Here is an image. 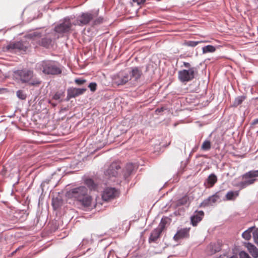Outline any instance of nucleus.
<instances>
[{
  "mask_svg": "<svg viewBox=\"0 0 258 258\" xmlns=\"http://www.w3.org/2000/svg\"><path fill=\"white\" fill-rule=\"evenodd\" d=\"M87 90L86 88H76L70 87L67 89V96L66 101L70 100L71 98H75L79 95L83 94Z\"/></svg>",
  "mask_w": 258,
  "mask_h": 258,
  "instance_id": "obj_14",
  "label": "nucleus"
},
{
  "mask_svg": "<svg viewBox=\"0 0 258 258\" xmlns=\"http://www.w3.org/2000/svg\"><path fill=\"white\" fill-rule=\"evenodd\" d=\"M217 181V177L214 174H210L207 179V187H210L212 186Z\"/></svg>",
  "mask_w": 258,
  "mask_h": 258,
  "instance_id": "obj_22",
  "label": "nucleus"
},
{
  "mask_svg": "<svg viewBox=\"0 0 258 258\" xmlns=\"http://www.w3.org/2000/svg\"><path fill=\"white\" fill-rule=\"evenodd\" d=\"M146 0H133L134 3H136L138 5L144 4Z\"/></svg>",
  "mask_w": 258,
  "mask_h": 258,
  "instance_id": "obj_40",
  "label": "nucleus"
},
{
  "mask_svg": "<svg viewBox=\"0 0 258 258\" xmlns=\"http://www.w3.org/2000/svg\"><path fill=\"white\" fill-rule=\"evenodd\" d=\"M219 258H223V257H220Z\"/></svg>",
  "mask_w": 258,
  "mask_h": 258,
  "instance_id": "obj_48",
  "label": "nucleus"
},
{
  "mask_svg": "<svg viewBox=\"0 0 258 258\" xmlns=\"http://www.w3.org/2000/svg\"><path fill=\"white\" fill-rule=\"evenodd\" d=\"M183 66L185 68H190V64L189 62H183Z\"/></svg>",
  "mask_w": 258,
  "mask_h": 258,
  "instance_id": "obj_41",
  "label": "nucleus"
},
{
  "mask_svg": "<svg viewBox=\"0 0 258 258\" xmlns=\"http://www.w3.org/2000/svg\"><path fill=\"white\" fill-rule=\"evenodd\" d=\"M85 240L84 239L82 241V245L84 244V243H85Z\"/></svg>",
  "mask_w": 258,
  "mask_h": 258,
  "instance_id": "obj_47",
  "label": "nucleus"
},
{
  "mask_svg": "<svg viewBox=\"0 0 258 258\" xmlns=\"http://www.w3.org/2000/svg\"><path fill=\"white\" fill-rule=\"evenodd\" d=\"M28 46L26 42L23 41H17L13 43H11L8 44L6 48L8 50L10 51H26Z\"/></svg>",
  "mask_w": 258,
  "mask_h": 258,
  "instance_id": "obj_13",
  "label": "nucleus"
},
{
  "mask_svg": "<svg viewBox=\"0 0 258 258\" xmlns=\"http://www.w3.org/2000/svg\"><path fill=\"white\" fill-rule=\"evenodd\" d=\"M162 231L157 228L154 229L150 234L149 238V242H156L158 239L159 238Z\"/></svg>",
  "mask_w": 258,
  "mask_h": 258,
  "instance_id": "obj_19",
  "label": "nucleus"
},
{
  "mask_svg": "<svg viewBox=\"0 0 258 258\" xmlns=\"http://www.w3.org/2000/svg\"><path fill=\"white\" fill-rule=\"evenodd\" d=\"M121 171V169L120 163L118 162H113L105 171L104 174L108 177H117Z\"/></svg>",
  "mask_w": 258,
  "mask_h": 258,
  "instance_id": "obj_9",
  "label": "nucleus"
},
{
  "mask_svg": "<svg viewBox=\"0 0 258 258\" xmlns=\"http://www.w3.org/2000/svg\"><path fill=\"white\" fill-rule=\"evenodd\" d=\"M64 96V91L59 90L56 92L52 96V99L58 101L59 102H61L62 100L61 99L62 97Z\"/></svg>",
  "mask_w": 258,
  "mask_h": 258,
  "instance_id": "obj_23",
  "label": "nucleus"
},
{
  "mask_svg": "<svg viewBox=\"0 0 258 258\" xmlns=\"http://www.w3.org/2000/svg\"><path fill=\"white\" fill-rule=\"evenodd\" d=\"M258 123V118H256L253 120L252 124H256Z\"/></svg>",
  "mask_w": 258,
  "mask_h": 258,
  "instance_id": "obj_43",
  "label": "nucleus"
},
{
  "mask_svg": "<svg viewBox=\"0 0 258 258\" xmlns=\"http://www.w3.org/2000/svg\"><path fill=\"white\" fill-rule=\"evenodd\" d=\"M167 222V218H162L160 221V222L158 225V226L156 228L159 230H161V231L162 232L163 229L165 228Z\"/></svg>",
  "mask_w": 258,
  "mask_h": 258,
  "instance_id": "obj_26",
  "label": "nucleus"
},
{
  "mask_svg": "<svg viewBox=\"0 0 258 258\" xmlns=\"http://www.w3.org/2000/svg\"><path fill=\"white\" fill-rule=\"evenodd\" d=\"M128 73L130 77V82L133 84L138 82L143 75L142 69L138 67L131 68Z\"/></svg>",
  "mask_w": 258,
  "mask_h": 258,
  "instance_id": "obj_12",
  "label": "nucleus"
},
{
  "mask_svg": "<svg viewBox=\"0 0 258 258\" xmlns=\"http://www.w3.org/2000/svg\"><path fill=\"white\" fill-rule=\"evenodd\" d=\"M99 10H91L89 12L82 13L76 17L74 16L73 21L75 26H83L88 25L94 18L98 16Z\"/></svg>",
  "mask_w": 258,
  "mask_h": 258,
  "instance_id": "obj_6",
  "label": "nucleus"
},
{
  "mask_svg": "<svg viewBox=\"0 0 258 258\" xmlns=\"http://www.w3.org/2000/svg\"><path fill=\"white\" fill-rule=\"evenodd\" d=\"M19 249V248H18L17 249H16V250L13 252V253H14L16 252V251H17Z\"/></svg>",
  "mask_w": 258,
  "mask_h": 258,
  "instance_id": "obj_45",
  "label": "nucleus"
},
{
  "mask_svg": "<svg viewBox=\"0 0 258 258\" xmlns=\"http://www.w3.org/2000/svg\"><path fill=\"white\" fill-rule=\"evenodd\" d=\"M35 69L47 75H58L61 73L62 70L59 64L54 61L45 60L40 61L36 64Z\"/></svg>",
  "mask_w": 258,
  "mask_h": 258,
  "instance_id": "obj_3",
  "label": "nucleus"
},
{
  "mask_svg": "<svg viewBox=\"0 0 258 258\" xmlns=\"http://www.w3.org/2000/svg\"><path fill=\"white\" fill-rule=\"evenodd\" d=\"M103 19L101 17H96L92 21H93V24L94 25H99L103 22Z\"/></svg>",
  "mask_w": 258,
  "mask_h": 258,
  "instance_id": "obj_33",
  "label": "nucleus"
},
{
  "mask_svg": "<svg viewBox=\"0 0 258 258\" xmlns=\"http://www.w3.org/2000/svg\"><path fill=\"white\" fill-rule=\"evenodd\" d=\"M221 192H217L215 195L209 197L205 200L202 203L201 205L203 207H209L213 206L220 198Z\"/></svg>",
  "mask_w": 258,
  "mask_h": 258,
  "instance_id": "obj_15",
  "label": "nucleus"
},
{
  "mask_svg": "<svg viewBox=\"0 0 258 258\" xmlns=\"http://www.w3.org/2000/svg\"><path fill=\"white\" fill-rule=\"evenodd\" d=\"M246 247L248 249L250 253L256 248L255 246H254L253 244H252L250 243H247Z\"/></svg>",
  "mask_w": 258,
  "mask_h": 258,
  "instance_id": "obj_35",
  "label": "nucleus"
},
{
  "mask_svg": "<svg viewBox=\"0 0 258 258\" xmlns=\"http://www.w3.org/2000/svg\"><path fill=\"white\" fill-rule=\"evenodd\" d=\"M69 198L77 201L85 210L92 208V198L88 194V189L85 186H80L70 189L67 194Z\"/></svg>",
  "mask_w": 258,
  "mask_h": 258,
  "instance_id": "obj_1",
  "label": "nucleus"
},
{
  "mask_svg": "<svg viewBox=\"0 0 258 258\" xmlns=\"http://www.w3.org/2000/svg\"><path fill=\"white\" fill-rule=\"evenodd\" d=\"M202 42L200 41H187L184 42V45L190 47H195L198 44Z\"/></svg>",
  "mask_w": 258,
  "mask_h": 258,
  "instance_id": "obj_31",
  "label": "nucleus"
},
{
  "mask_svg": "<svg viewBox=\"0 0 258 258\" xmlns=\"http://www.w3.org/2000/svg\"><path fill=\"white\" fill-rule=\"evenodd\" d=\"M16 79L22 83H27L32 86H37L41 84V81L36 78H34V73L29 70H20L14 72Z\"/></svg>",
  "mask_w": 258,
  "mask_h": 258,
  "instance_id": "obj_4",
  "label": "nucleus"
},
{
  "mask_svg": "<svg viewBox=\"0 0 258 258\" xmlns=\"http://www.w3.org/2000/svg\"><path fill=\"white\" fill-rule=\"evenodd\" d=\"M164 107H161V108H157L156 110V112H162L164 110Z\"/></svg>",
  "mask_w": 258,
  "mask_h": 258,
  "instance_id": "obj_42",
  "label": "nucleus"
},
{
  "mask_svg": "<svg viewBox=\"0 0 258 258\" xmlns=\"http://www.w3.org/2000/svg\"><path fill=\"white\" fill-rule=\"evenodd\" d=\"M48 103L49 104H50L51 105H52V106H55L56 105V104H54V103H52L51 101H49Z\"/></svg>",
  "mask_w": 258,
  "mask_h": 258,
  "instance_id": "obj_44",
  "label": "nucleus"
},
{
  "mask_svg": "<svg viewBox=\"0 0 258 258\" xmlns=\"http://www.w3.org/2000/svg\"><path fill=\"white\" fill-rule=\"evenodd\" d=\"M230 258H237L236 256H232L230 257Z\"/></svg>",
  "mask_w": 258,
  "mask_h": 258,
  "instance_id": "obj_46",
  "label": "nucleus"
},
{
  "mask_svg": "<svg viewBox=\"0 0 258 258\" xmlns=\"http://www.w3.org/2000/svg\"><path fill=\"white\" fill-rule=\"evenodd\" d=\"M216 48L214 46L210 45H207L202 48L203 53H206L208 52H213L215 51Z\"/></svg>",
  "mask_w": 258,
  "mask_h": 258,
  "instance_id": "obj_28",
  "label": "nucleus"
},
{
  "mask_svg": "<svg viewBox=\"0 0 258 258\" xmlns=\"http://www.w3.org/2000/svg\"><path fill=\"white\" fill-rule=\"evenodd\" d=\"M240 258H251L249 255L244 251H241L239 253Z\"/></svg>",
  "mask_w": 258,
  "mask_h": 258,
  "instance_id": "obj_37",
  "label": "nucleus"
},
{
  "mask_svg": "<svg viewBox=\"0 0 258 258\" xmlns=\"http://www.w3.org/2000/svg\"><path fill=\"white\" fill-rule=\"evenodd\" d=\"M119 195V191L115 188L107 187L102 194V198L103 201H108L118 197Z\"/></svg>",
  "mask_w": 258,
  "mask_h": 258,
  "instance_id": "obj_11",
  "label": "nucleus"
},
{
  "mask_svg": "<svg viewBox=\"0 0 258 258\" xmlns=\"http://www.w3.org/2000/svg\"><path fill=\"white\" fill-rule=\"evenodd\" d=\"M17 96L21 100H25L26 98V94L23 91L19 90L16 92Z\"/></svg>",
  "mask_w": 258,
  "mask_h": 258,
  "instance_id": "obj_32",
  "label": "nucleus"
},
{
  "mask_svg": "<svg viewBox=\"0 0 258 258\" xmlns=\"http://www.w3.org/2000/svg\"><path fill=\"white\" fill-rule=\"evenodd\" d=\"M96 83L94 82L90 83L88 86V87L92 92H94L96 90Z\"/></svg>",
  "mask_w": 258,
  "mask_h": 258,
  "instance_id": "obj_34",
  "label": "nucleus"
},
{
  "mask_svg": "<svg viewBox=\"0 0 258 258\" xmlns=\"http://www.w3.org/2000/svg\"><path fill=\"white\" fill-rule=\"evenodd\" d=\"M190 229V228H184L178 230L174 235L173 239L175 241H178L181 239L188 238Z\"/></svg>",
  "mask_w": 258,
  "mask_h": 258,
  "instance_id": "obj_17",
  "label": "nucleus"
},
{
  "mask_svg": "<svg viewBox=\"0 0 258 258\" xmlns=\"http://www.w3.org/2000/svg\"><path fill=\"white\" fill-rule=\"evenodd\" d=\"M137 168V165L133 163H127L126 164L125 170H124V176L126 178L130 175H131L133 172Z\"/></svg>",
  "mask_w": 258,
  "mask_h": 258,
  "instance_id": "obj_20",
  "label": "nucleus"
},
{
  "mask_svg": "<svg viewBox=\"0 0 258 258\" xmlns=\"http://www.w3.org/2000/svg\"><path fill=\"white\" fill-rule=\"evenodd\" d=\"M245 99V97L244 96H240L236 97L233 102V106L235 107L238 106L242 103Z\"/></svg>",
  "mask_w": 258,
  "mask_h": 258,
  "instance_id": "obj_27",
  "label": "nucleus"
},
{
  "mask_svg": "<svg viewBox=\"0 0 258 258\" xmlns=\"http://www.w3.org/2000/svg\"><path fill=\"white\" fill-rule=\"evenodd\" d=\"M74 15L66 17L62 20H59L58 24L55 25L54 29L52 30L55 35L59 36V38L62 37L64 34L69 32L72 30V28L75 26L73 21Z\"/></svg>",
  "mask_w": 258,
  "mask_h": 258,
  "instance_id": "obj_5",
  "label": "nucleus"
},
{
  "mask_svg": "<svg viewBox=\"0 0 258 258\" xmlns=\"http://www.w3.org/2000/svg\"><path fill=\"white\" fill-rule=\"evenodd\" d=\"M211 147V142L208 140H206L203 142L201 146V149L203 151H209Z\"/></svg>",
  "mask_w": 258,
  "mask_h": 258,
  "instance_id": "obj_30",
  "label": "nucleus"
},
{
  "mask_svg": "<svg viewBox=\"0 0 258 258\" xmlns=\"http://www.w3.org/2000/svg\"><path fill=\"white\" fill-rule=\"evenodd\" d=\"M86 82L85 80L80 79H76L75 80V82L79 85L83 84Z\"/></svg>",
  "mask_w": 258,
  "mask_h": 258,
  "instance_id": "obj_38",
  "label": "nucleus"
},
{
  "mask_svg": "<svg viewBox=\"0 0 258 258\" xmlns=\"http://www.w3.org/2000/svg\"><path fill=\"white\" fill-rule=\"evenodd\" d=\"M252 256L254 258L258 257V249L256 248L250 252Z\"/></svg>",
  "mask_w": 258,
  "mask_h": 258,
  "instance_id": "obj_39",
  "label": "nucleus"
},
{
  "mask_svg": "<svg viewBox=\"0 0 258 258\" xmlns=\"http://www.w3.org/2000/svg\"><path fill=\"white\" fill-rule=\"evenodd\" d=\"M239 195L238 191H230L227 193V200H233L238 197Z\"/></svg>",
  "mask_w": 258,
  "mask_h": 258,
  "instance_id": "obj_25",
  "label": "nucleus"
},
{
  "mask_svg": "<svg viewBox=\"0 0 258 258\" xmlns=\"http://www.w3.org/2000/svg\"><path fill=\"white\" fill-rule=\"evenodd\" d=\"M253 229V227L249 228L248 230H246L242 233V237L245 239L248 240L251 238V232Z\"/></svg>",
  "mask_w": 258,
  "mask_h": 258,
  "instance_id": "obj_29",
  "label": "nucleus"
},
{
  "mask_svg": "<svg viewBox=\"0 0 258 258\" xmlns=\"http://www.w3.org/2000/svg\"><path fill=\"white\" fill-rule=\"evenodd\" d=\"M113 83L117 86H122L130 81V77L128 72L120 71L113 78Z\"/></svg>",
  "mask_w": 258,
  "mask_h": 258,
  "instance_id": "obj_10",
  "label": "nucleus"
},
{
  "mask_svg": "<svg viewBox=\"0 0 258 258\" xmlns=\"http://www.w3.org/2000/svg\"><path fill=\"white\" fill-rule=\"evenodd\" d=\"M27 37L32 40V43L36 46L39 45L46 48L52 46L53 42L59 38V36L55 35L51 30L50 32L36 31L27 35Z\"/></svg>",
  "mask_w": 258,
  "mask_h": 258,
  "instance_id": "obj_2",
  "label": "nucleus"
},
{
  "mask_svg": "<svg viewBox=\"0 0 258 258\" xmlns=\"http://www.w3.org/2000/svg\"><path fill=\"white\" fill-rule=\"evenodd\" d=\"M204 216L203 211H196L190 217V223L193 226H196L202 221Z\"/></svg>",
  "mask_w": 258,
  "mask_h": 258,
  "instance_id": "obj_16",
  "label": "nucleus"
},
{
  "mask_svg": "<svg viewBox=\"0 0 258 258\" xmlns=\"http://www.w3.org/2000/svg\"><path fill=\"white\" fill-rule=\"evenodd\" d=\"M189 203L190 202L189 197L187 196H185L177 201L176 205L177 206L186 205H189Z\"/></svg>",
  "mask_w": 258,
  "mask_h": 258,
  "instance_id": "obj_24",
  "label": "nucleus"
},
{
  "mask_svg": "<svg viewBox=\"0 0 258 258\" xmlns=\"http://www.w3.org/2000/svg\"><path fill=\"white\" fill-rule=\"evenodd\" d=\"M253 237L255 242L258 243V229L253 232Z\"/></svg>",
  "mask_w": 258,
  "mask_h": 258,
  "instance_id": "obj_36",
  "label": "nucleus"
},
{
  "mask_svg": "<svg viewBox=\"0 0 258 258\" xmlns=\"http://www.w3.org/2000/svg\"><path fill=\"white\" fill-rule=\"evenodd\" d=\"M257 177L258 170H251L246 172L242 176V178L244 180L241 182V186L242 187H244L247 185L253 184L256 181L255 178Z\"/></svg>",
  "mask_w": 258,
  "mask_h": 258,
  "instance_id": "obj_8",
  "label": "nucleus"
},
{
  "mask_svg": "<svg viewBox=\"0 0 258 258\" xmlns=\"http://www.w3.org/2000/svg\"><path fill=\"white\" fill-rule=\"evenodd\" d=\"M196 68L192 67L188 70H182L178 72V78L182 83H186L192 80L195 78Z\"/></svg>",
  "mask_w": 258,
  "mask_h": 258,
  "instance_id": "obj_7",
  "label": "nucleus"
},
{
  "mask_svg": "<svg viewBox=\"0 0 258 258\" xmlns=\"http://www.w3.org/2000/svg\"><path fill=\"white\" fill-rule=\"evenodd\" d=\"M85 184L88 187L90 190H95L97 189V185L91 178H87L84 181Z\"/></svg>",
  "mask_w": 258,
  "mask_h": 258,
  "instance_id": "obj_21",
  "label": "nucleus"
},
{
  "mask_svg": "<svg viewBox=\"0 0 258 258\" xmlns=\"http://www.w3.org/2000/svg\"><path fill=\"white\" fill-rule=\"evenodd\" d=\"M221 243L220 241L215 243H211L207 247V250L210 254H213L220 251Z\"/></svg>",
  "mask_w": 258,
  "mask_h": 258,
  "instance_id": "obj_18",
  "label": "nucleus"
}]
</instances>
